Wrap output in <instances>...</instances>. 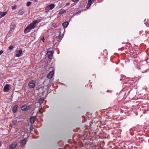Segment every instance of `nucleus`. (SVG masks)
I'll list each match as a JSON object with an SVG mask.
<instances>
[{"mask_svg":"<svg viewBox=\"0 0 149 149\" xmlns=\"http://www.w3.org/2000/svg\"><path fill=\"white\" fill-rule=\"evenodd\" d=\"M38 22L37 20H34L32 23L30 24L29 25L27 26L24 30L25 33L29 32L32 29H34L36 26V24L38 23Z\"/></svg>","mask_w":149,"mask_h":149,"instance_id":"1","label":"nucleus"},{"mask_svg":"<svg viewBox=\"0 0 149 149\" xmlns=\"http://www.w3.org/2000/svg\"><path fill=\"white\" fill-rule=\"evenodd\" d=\"M36 82L33 80L30 81L28 84V86L30 88H33L34 87L35 85Z\"/></svg>","mask_w":149,"mask_h":149,"instance_id":"2","label":"nucleus"},{"mask_svg":"<svg viewBox=\"0 0 149 149\" xmlns=\"http://www.w3.org/2000/svg\"><path fill=\"white\" fill-rule=\"evenodd\" d=\"M17 145V144L16 143H13L9 145V148L10 149H15Z\"/></svg>","mask_w":149,"mask_h":149,"instance_id":"3","label":"nucleus"},{"mask_svg":"<svg viewBox=\"0 0 149 149\" xmlns=\"http://www.w3.org/2000/svg\"><path fill=\"white\" fill-rule=\"evenodd\" d=\"M10 85L6 84L3 88V91L4 92H8L9 90V86Z\"/></svg>","mask_w":149,"mask_h":149,"instance_id":"4","label":"nucleus"},{"mask_svg":"<svg viewBox=\"0 0 149 149\" xmlns=\"http://www.w3.org/2000/svg\"><path fill=\"white\" fill-rule=\"evenodd\" d=\"M29 107L26 105H24L21 107V110L22 111H26L29 109Z\"/></svg>","mask_w":149,"mask_h":149,"instance_id":"5","label":"nucleus"},{"mask_svg":"<svg viewBox=\"0 0 149 149\" xmlns=\"http://www.w3.org/2000/svg\"><path fill=\"white\" fill-rule=\"evenodd\" d=\"M54 72L53 71L50 72L47 75V78L49 79L51 78L54 75Z\"/></svg>","mask_w":149,"mask_h":149,"instance_id":"6","label":"nucleus"},{"mask_svg":"<svg viewBox=\"0 0 149 149\" xmlns=\"http://www.w3.org/2000/svg\"><path fill=\"white\" fill-rule=\"evenodd\" d=\"M47 54L48 58L49 59H52L53 56V54L51 51H48L47 52Z\"/></svg>","mask_w":149,"mask_h":149,"instance_id":"7","label":"nucleus"},{"mask_svg":"<svg viewBox=\"0 0 149 149\" xmlns=\"http://www.w3.org/2000/svg\"><path fill=\"white\" fill-rule=\"evenodd\" d=\"M18 108V106L17 105H16L14 106L12 109V111L13 113H15L16 112Z\"/></svg>","mask_w":149,"mask_h":149,"instance_id":"8","label":"nucleus"},{"mask_svg":"<svg viewBox=\"0 0 149 149\" xmlns=\"http://www.w3.org/2000/svg\"><path fill=\"white\" fill-rule=\"evenodd\" d=\"M22 53V51L21 50H19L17 51V54H16V57H19L20 56Z\"/></svg>","mask_w":149,"mask_h":149,"instance_id":"9","label":"nucleus"},{"mask_svg":"<svg viewBox=\"0 0 149 149\" xmlns=\"http://www.w3.org/2000/svg\"><path fill=\"white\" fill-rule=\"evenodd\" d=\"M55 7V5L54 4H51L48 6L47 8L49 10H51L53 9Z\"/></svg>","mask_w":149,"mask_h":149,"instance_id":"10","label":"nucleus"},{"mask_svg":"<svg viewBox=\"0 0 149 149\" xmlns=\"http://www.w3.org/2000/svg\"><path fill=\"white\" fill-rule=\"evenodd\" d=\"M25 10L23 8H22L19 11V14L22 15L24 12H25Z\"/></svg>","mask_w":149,"mask_h":149,"instance_id":"11","label":"nucleus"},{"mask_svg":"<svg viewBox=\"0 0 149 149\" xmlns=\"http://www.w3.org/2000/svg\"><path fill=\"white\" fill-rule=\"evenodd\" d=\"M88 3L87 6V8H88L91 4L92 1L91 0H88Z\"/></svg>","mask_w":149,"mask_h":149,"instance_id":"12","label":"nucleus"},{"mask_svg":"<svg viewBox=\"0 0 149 149\" xmlns=\"http://www.w3.org/2000/svg\"><path fill=\"white\" fill-rule=\"evenodd\" d=\"M35 120V118L34 117H32L30 119V122L31 123H33Z\"/></svg>","mask_w":149,"mask_h":149,"instance_id":"13","label":"nucleus"},{"mask_svg":"<svg viewBox=\"0 0 149 149\" xmlns=\"http://www.w3.org/2000/svg\"><path fill=\"white\" fill-rule=\"evenodd\" d=\"M0 13L1 15V17L5 16L7 14V12H0Z\"/></svg>","mask_w":149,"mask_h":149,"instance_id":"14","label":"nucleus"},{"mask_svg":"<svg viewBox=\"0 0 149 149\" xmlns=\"http://www.w3.org/2000/svg\"><path fill=\"white\" fill-rule=\"evenodd\" d=\"M68 22H63L62 24V25L64 27H66L68 25Z\"/></svg>","mask_w":149,"mask_h":149,"instance_id":"15","label":"nucleus"},{"mask_svg":"<svg viewBox=\"0 0 149 149\" xmlns=\"http://www.w3.org/2000/svg\"><path fill=\"white\" fill-rule=\"evenodd\" d=\"M66 12V11L64 10H61L59 11V14L60 15H62Z\"/></svg>","mask_w":149,"mask_h":149,"instance_id":"16","label":"nucleus"},{"mask_svg":"<svg viewBox=\"0 0 149 149\" xmlns=\"http://www.w3.org/2000/svg\"><path fill=\"white\" fill-rule=\"evenodd\" d=\"M26 143V140L25 139L22 140L21 142V144L22 146L24 145Z\"/></svg>","mask_w":149,"mask_h":149,"instance_id":"17","label":"nucleus"},{"mask_svg":"<svg viewBox=\"0 0 149 149\" xmlns=\"http://www.w3.org/2000/svg\"><path fill=\"white\" fill-rule=\"evenodd\" d=\"M44 100L42 98H40V99H39V103L40 104H42L44 101Z\"/></svg>","mask_w":149,"mask_h":149,"instance_id":"18","label":"nucleus"},{"mask_svg":"<svg viewBox=\"0 0 149 149\" xmlns=\"http://www.w3.org/2000/svg\"><path fill=\"white\" fill-rule=\"evenodd\" d=\"M31 3V2L30 1H28L26 3V6H29Z\"/></svg>","mask_w":149,"mask_h":149,"instance_id":"19","label":"nucleus"},{"mask_svg":"<svg viewBox=\"0 0 149 149\" xmlns=\"http://www.w3.org/2000/svg\"><path fill=\"white\" fill-rule=\"evenodd\" d=\"M52 26L55 28H56L57 27V25L55 23H54L52 24Z\"/></svg>","mask_w":149,"mask_h":149,"instance_id":"20","label":"nucleus"},{"mask_svg":"<svg viewBox=\"0 0 149 149\" xmlns=\"http://www.w3.org/2000/svg\"><path fill=\"white\" fill-rule=\"evenodd\" d=\"M17 122V120H14L13 121V123L15 125L16 124Z\"/></svg>","mask_w":149,"mask_h":149,"instance_id":"21","label":"nucleus"},{"mask_svg":"<svg viewBox=\"0 0 149 149\" xmlns=\"http://www.w3.org/2000/svg\"><path fill=\"white\" fill-rule=\"evenodd\" d=\"M17 8V6H14L12 7V10H15Z\"/></svg>","mask_w":149,"mask_h":149,"instance_id":"22","label":"nucleus"},{"mask_svg":"<svg viewBox=\"0 0 149 149\" xmlns=\"http://www.w3.org/2000/svg\"><path fill=\"white\" fill-rule=\"evenodd\" d=\"M13 48V47L12 45H10L9 47V49H12Z\"/></svg>","mask_w":149,"mask_h":149,"instance_id":"23","label":"nucleus"},{"mask_svg":"<svg viewBox=\"0 0 149 149\" xmlns=\"http://www.w3.org/2000/svg\"><path fill=\"white\" fill-rule=\"evenodd\" d=\"M3 52L2 50H1L0 51V55H1Z\"/></svg>","mask_w":149,"mask_h":149,"instance_id":"24","label":"nucleus"},{"mask_svg":"<svg viewBox=\"0 0 149 149\" xmlns=\"http://www.w3.org/2000/svg\"><path fill=\"white\" fill-rule=\"evenodd\" d=\"M12 26L13 27V28H14V26H13V25H11V28H12Z\"/></svg>","mask_w":149,"mask_h":149,"instance_id":"25","label":"nucleus"},{"mask_svg":"<svg viewBox=\"0 0 149 149\" xmlns=\"http://www.w3.org/2000/svg\"><path fill=\"white\" fill-rule=\"evenodd\" d=\"M69 5V3H67L66 4V5L67 6H68Z\"/></svg>","mask_w":149,"mask_h":149,"instance_id":"26","label":"nucleus"},{"mask_svg":"<svg viewBox=\"0 0 149 149\" xmlns=\"http://www.w3.org/2000/svg\"><path fill=\"white\" fill-rule=\"evenodd\" d=\"M42 40H43V42H44V39H43Z\"/></svg>","mask_w":149,"mask_h":149,"instance_id":"27","label":"nucleus"},{"mask_svg":"<svg viewBox=\"0 0 149 149\" xmlns=\"http://www.w3.org/2000/svg\"><path fill=\"white\" fill-rule=\"evenodd\" d=\"M93 1H95V0H93Z\"/></svg>","mask_w":149,"mask_h":149,"instance_id":"28","label":"nucleus"}]
</instances>
